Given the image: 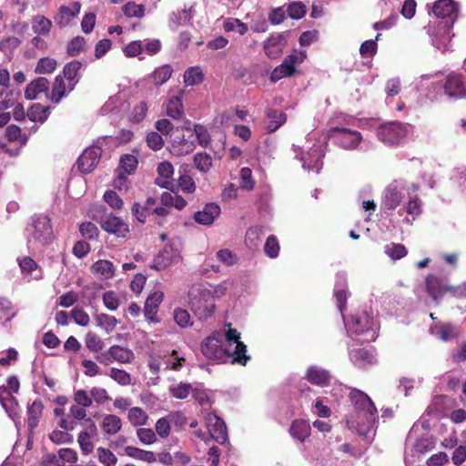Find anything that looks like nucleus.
I'll use <instances>...</instances> for the list:
<instances>
[{"label": "nucleus", "instance_id": "36", "mask_svg": "<svg viewBox=\"0 0 466 466\" xmlns=\"http://www.w3.org/2000/svg\"><path fill=\"white\" fill-rule=\"evenodd\" d=\"M44 405L41 400H34L27 408V424L30 430H34L39 422L43 413Z\"/></svg>", "mask_w": 466, "mask_h": 466}, {"label": "nucleus", "instance_id": "56", "mask_svg": "<svg viewBox=\"0 0 466 466\" xmlns=\"http://www.w3.org/2000/svg\"><path fill=\"white\" fill-rule=\"evenodd\" d=\"M224 29L227 32L237 31L239 35H245L248 28V25L237 18H228L224 23Z\"/></svg>", "mask_w": 466, "mask_h": 466}, {"label": "nucleus", "instance_id": "54", "mask_svg": "<svg viewBox=\"0 0 466 466\" xmlns=\"http://www.w3.org/2000/svg\"><path fill=\"white\" fill-rule=\"evenodd\" d=\"M122 10L127 17L142 18L145 15V5L136 4L133 1L127 2Z\"/></svg>", "mask_w": 466, "mask_h": 466}, {"label": "nucleus", "instance_id": "38", "mask_svg": "<svg viewBox=\"0 0 466 466\" xmlns=\"http://www.w3.org/2000/svg\"><path fill=\"white\" fill-rule=\"evenodd\" d=\"M420 204V200L417 198V196L409 197V202L407 206L403 208H400L399 210V214L402 216L403 213L406 212L408 215H410L412 217L411 219H410L409 218H405L404 220L408 224H411L415 217L419 216L421 213Z\"/></svg>", "mask_w": 466, "mask_h": 466}, {"label": "nucleus", "instance_id": "37", "mask_svg": "<svg viewBox=\"0 0 466 466\" xmlns=\"http://www.w3.org/2000/svg\"><path fill=\"white\" fill-rule=\"evenodd\" d=\"M267 129L268 132H274L279 128L287 120L286 115L278 110L268 109L267 112Z\"/></svg>", "mask_w": 466, "mask_h": 466}, {"label": "nucleus", "instance_id": "61", "mask_svg": "<svg viewBox=\"0 0 466 466\" xmlns=\"http://www.w3.org/2000/svg\"><path fill=\"white\" fill-rule=\"evenodd\" d=\"M49 439L55 444H66L73 442V436L67 431L54 430L49 434Z\"/></svg>", "mask_w": 466, "mask_h": 466}, {"label": "nucleus", "instance_id": "6", "mask_svg": "<svg viewBox=\"0 0 466 466\" xmlns=\"http://www.w3.org/2000/svg\"><path fill=\"white\" fill-rule=\"evenodd\" d=\"M419 188L415 183H408L405 180L400 179L390 183L385 189L382 207L388 209H395L402 202L403 198L412 192L417 191Z\"/></svg>", "mask_w": 466, "mask_h": 466}, {"label": "nucleus", "instance_id": "9", "mask_svg": "<svg viewBox=\"0 0 466 466\" xmlns=\"http://www.w3.org/2000/svg\"><path fill=\"white\" fill-rule=\"evenodd\" d=\"M206 427L208 431L209 438L215 440L218 443H225L228 441V432L225 422L215 413H208L205 418ZM196 436L203 441H207L208 437L205 432L198 431Z\"/></svg>", "mask_w": 466, "mask_h": 466}, {"label": "nucleus", "instance_id": "39", "mask_svg": "<svg viewBox=\"0 0 466 466\" xmlns=\"http://www.w3.org/2000/svg\"><path fill=\"white\" fill-rule=\"evenodd\" d=\"M92 270L101 279H108L114 276L115 267L111 261L101 259L92 266Z\"/></svg>", "mask_w": 466, "mask_h": 466}, {"label": "nucleus", "instance_id": "55", "mask_svg": "<svg viewBox=\"0 0 466 466\" xmlns=\"http://www.w3.org/2000/svg\"><path fill=\"white\" fill-rule=\"evenodd\" d=\"M56 67V61L50 57H43L38 60L35 73L43 75V74H50L55 71Z\"/></svg>", "mask_w": 466, "mask_h": 466}, {"label": "nucleus", "instance_id": "27", "mask_svg": "<svg viewBox=\"0 0 466 466\" xmlns=\"http://www.w3.org/2000/svg\"><path fill=\"white\" fill-rule=\"evenodd\" d=\"M68 85L66 86L64 77L61 75L55 78L51 93L46 94V97L52 102L57 104L69 93Z\"/></svg>", "mask_w": 466, "mask_h": 466}, {"label": "nucleus", "instance_id": "35", "mask_svg": "<svg viewBox=\"0 0 466 466\" xmlns=\"http://www.w3.org/2000/svg\"><path fill=\"white\" fill-rule=\"evenodd\" d=\"M336 286L334 290V295L337 299V305L339 311L342 313L343 309L346 306L347 295L345 290L343 289L346 283V275L344 273L337 274Z\"/></svg>", "mask_w": 466, "mask_h": 466}, {"label": "nucleus", "instance_id": "32", "mask_svg": "<svg viewBox=\"0 0 466 466\" xmlns=\"http://www.w3.org/2000/svg\"><path fill=\"white\" fill-rule=\"evenodd\" d=\"M82 65L78 61H72L66 65L63 70L64 79L68 81V91H72L78 82V72Z\"/></svg>", "mask_w": 466, "mask_h": 466}, {"label": "nucleus", "instance_id": "16", "mask_svg": "<svg viewBox=\"0 0 466 466\" xmlns=\"http://www.w3.org/2000/svg\"><path fill=\"white\" fill-rule=\"evenodd\" d=\"M137 160L133 155H125L120 159V167L117 177L114 181L116 187L121 189L126 187V177L137 167Z\"/></svg>", "mask_w": 466, "mask_h": 466}, {"label": "nucleus", "instance_id": "31", "mask_svg": "<svg viewBox=\"0 0 466 466\" xmlns=\"http://www.w3.org/2000/svg\"><path fill=\"white\" fill-rule=\"evenodd\" d=\"M310 425L303 420H294L289 428V433L294 439L303 442L310 435Z\"/></svg>", "mask_w": 466, "mask_h": 466}, {"label": "nucleus", "instance_id": "21", "mask_svg": "<svg viewBox=\"0 0 466 466\" xmlns=\"http://www.w3.org/2000/svg\"><path fill=\"white\" fill-rule=\"evenodd\" d=\"M157 174L156 184L164 188H169L173 185L174 167L171 163L167 161L161 162L157 166Z\"/></svg>", "mask_w": 466, "mask_h": 466}, {"label": "nucleus", "instance_id": "18", "mask_svg": "<svg viewBox=\"0 0 466 466\" xmlns=\"http://www.w3.org/2000/svg\"><path fill=\"white\" fill-rule=\"evenodd\" d=\"M81 5L78 2H73L68 5H62L58 14L55 16V22L60 27L68 25L71 21L77 16L80 12Z\"/></svg>", "mask_w": 466, "mask_h": 466}, {"label": "nucleus", "instance_id": "8", "mask_svg": "<svg viewBox=\"0 0 466 466\" xmlns=\"http://www.w3.org/2000/svg\"><path fill=\"white\" fill-rule=\"evenodd\" d=\"M27 238L29 242H35L40 245L48 243L53 238V230L50 219L46 216H39L33 218L32 224L27 228Z\"/></svg>", "mask_w": 466, "mask_h": 466}, {"label": "nucleus", "instance_id": "14", "mask_svg": "<svg viewBox=\"0 0 466 466\" xmlns=\"http://www.w3.org/2000/svg\"><path fill=\"white\" fill-rule=\"evenodd\" d=\"M99 223L104 230L120 238L126 237L129 232L128 225L120 218L115 217L112 214L102 216Z\"/></svg>", "mask_w": 466, "mask_h": 466}, {"label": "nucleus", "instance_id": "62", "mask_svg": "<svg viewBox=\"0 0 466 466\" xmlns=\"http://www.w3.org/2000/svg\"><path fill=\"white\" fill-rule=\"evenodd\" d=\"M240 187L246 190H251L255 186V181L252 177L251 169L248 167H242L239 173Z\"/></svg>", "mask_w": 466, "mask_h": 466}, {"label": "nucleus", "instance_id": "28", "mask_svg": "<svg viewBox=\"0 0 466 466\" xmlns=\"http://www.w3.org/2000/svg\"><path fill=\"white\" fill-rule=\"evenodd\" d=\"M426 286L428 292L435 300L442 297L446 292H449L447 288L450 287L446 285L442 279L434 276H429L427 278Z\"/></svg>", "mask_w": 466, "mask_h": 466}, {"label": "nucleus", "instance_id": "43", "mask_svg": "<svg viewBox=\"0 0 466 466\" xmlns=\"http://www.w3.org/2000/svg\"><path fill=\"white\" fill-rule=\"evenodd\" d=\"M125 453L134 459L140 460L147 462L157 461L156 454L153 451H144L134 446H127L125 448Z\"/></svg>", "mask_w": 466, "mask_h": 466}, {"label": "nucleus", "instance_id": "30", "mask_svg": "<svg viewBox=\"0 0 466 466\" xmlns=\"http://www.w3.org/2000/svg\"><path fill=\"white\" fill-rule=\"evenodd\" d=\"M184 91L180 90L178 95L169 98L167 104V114L174 119H180L184 116L182 96Z\"/></svg>", "mask_w": 466, "mask_h": 466}, {"label": "nucleus", "instance_id": "24", "mask_svg": "<svg viewBox=\"0 0 466 466\" xmlns=\"http://www.w3.org/2000/svg\"><path fill=\"white\" fill-rule=\"evenodd\" d=\"M186 131L189 133L187 137H186L185 134H182L181 137H177L173 139L172 146L174 149L179 155H187L192 152L195 148L194 141L192 137H194L193 131L190 128H187Z\"/></svg>", "mask_w": 466, "mask_h": 466}, {"label": "nucleus", "instance_id": "51", "mask_svg": "<svg viewBox=\"0 0 466 466\" xmlns=\"http://www.w3.org/2000/svg\"><path fill=\"white\" fill-rule=\"evenodd\" d=\"M85 344L87 350L94 353H99L105 348L104 340L95 332L88 331L85 337Z\"/></svg>", "mask_w": 466, "mask_h": 466}, {"label": "nucleus", "instance_id": "13", "mask_svg": "<svg viewBox=\"0 0 466 466\" xmlns=\"http://www.w3.org/2000/svg\"><path fill=\"white\" fill-rule=\"evenodd\" d=\"M323 156V145H313L306 154H301L300 160L302 161L303 168L318 174L322 168Z\"/></svg>", "mask_w": 466, "mask_h": 466}, {"label": "nucleus", "instance_id": "58", "mask_svg": "<svg viewBox=\"0 0 466 466\" xmlns=\"http://www.w3.org/2000/svg\"><path fill=\"white\" fill-rule=\"evenodd\" d=\"M263 235L262 227L251 228L247 231L246 242L251 248H255L261 241V236Z\"/></svg>", "mask_w": 466, "mask_h": 466}, {"label": "nucleus", "instance_id": "53", "mask_svg": "<svg viewBox=\"0 0 466 466\" xmlns=\"http://www.w3.org/2000/svg\"><path fill=\"white\" fill-rule=\"evenodd\" d=\"M194 165L200 172L207 173L212 167V158L208 153H198L194 157Z\"/></svg>", "mask_w": 466, "mask_h": 466}, {"label": "nucleus", "instance_id": "49", "mask_svg": "<svg viewBox=\"0 0 466 466\" xmlns=\"http://www.w3.org/2000/svg\"><path fill=\"white\" fill-rule=\"evenodd\" d=\"M173 69L169 65H163L156 68L150 77L155 86H161L172 76Z\"/></svg>", "mask_w": 466, "mask_h": 466}, {"label": "nucleus", "instance_id": "52", "mask_svg": "<svg viewBox=\"0 0 466 466\" xmlns=\"http://www.w3.org/2000/svg\"><path fill=\"white\" fill-rule=\"evenodd\" d=\"M384 252L392 260L400 259L408 254L405 246L400 243H390L385 245Z\"/></svg>", "mask_w": 466, "mask_h": 466}, {"label": "nucleus", "instance_id": "20", "mask_svg": "<svg viewBox=\"0 0 466 466\" xmlns=\"http://www.w3.org/2000/svg\"><path fill=\"white\" fill-rule=\"evenodd\" d=\"M284 37L280 34L272 35L264 44V51L268 57L276 59L283 53Z\"/></svg>", "mask_w": 466, "mask_h": 466}, {"label": "nucleus", "instance_id": "57", "mask_svg": "<svg viewBox=\"0 0 466 466\" xmlns=\"http://www.w3.org/2000/svg\"><path fill=\"white\" fill-rule=\"evenodd\" d=\"M98 461L105 466H115L117 462L116 456L108 449L99 447L96 451Z\"/></svg>", "mask_w": 466, "mask_h": 466}, {"label": "nucleus", "instance_id": "34", "mask_svg": "<svg viewBox=\"0 0 466 466\" xmlns=\"http://www.w3.org/2000/svg\"><path fill=\"white\" fill-rule=\"evenodd\" d=\"M0 402L10 417L16 415L18 404L5 386L0 387Z\"/></svg>", "mask_w": 466, "mask_h": 466}, {"label": "nucleus", "instance_id": "41", "mask_svg": "<svg viewBox=\"0 0 466 466\" xmlns=\"http://www.w3.org/2000/svg\"><path fill=\"white\" fill-rule=\"evenodd\" d=\"M127 420L134 427L144 426L147 423L148 415L140 407H132L127 410Z\"/></svg>", "mask_w": 466, "mask_h": 466}, {"label": "nucleus", "instance_id": "2", "mask_svg": "<svg viewBox=\"0 0 466 466\" xmlns=\"http://www.w3.org/2000/svg\"><path fill=\"white\" fill-rule=\"evenodd\" d=\"M349 399L354 407L356 418L348 419L347 425L370 442L376 432L377 409L370 398L358 389H350Z\"/></svg>", "mask_w": 466, "mask_h": 466}, {"label": "nucleus", "instance_id": "60", "mask_svg": "<svg viewBox=\"0 0 466 466\" xmlns=\"http://www.w3.org/2000/svg\"><path fill=\"white\" fill-rule=\"evenodd\" d=\"M137 436L141 443L150 445L157 441L156 433L149 428H139L137 430Z\"/></svg>", "mask_w": 466, "mask_h": 466}, {"label": "nucleus", "instance_id": "10", "mask_svg": "<svg viewBox=\"0 0 466 466\" xmlns=\"http://www.w3.org/2000/svg\"><path fill=\"white\" fill-rule=\"evenodd\" d=\"M444 95L454 100L466 99V77L460 73L449 74L442 85Z\"/></svg>", "mask_w": 466, "mask_h": 466}, {"label": "nucleus", "instance_id": "45", "mask_svg": "<svg viewBox=\"0 0 466 466\" xmlns=\"http://www.w3.org/2000/svg\"><path fill=\"white\" fill-rule=\"evenodd\" d=\"M50 461L54 462L56 466H64V461L76 462L78 459L76 451L64 448L58 451V457L56 455H50Z\"/></svg>", "mask_w": 466, "mask_h": 466}, {"label": "nucleus", "instance_id": "48", "mask_svg": "<svg viewBox=\"0 0 466 466\" xmlns=\"http://www.w3.org/2000/svg\"><path fill=\"white\" fill-rule=\"evenodd\" d=\"M106 375L120 386H128L132 382L130 373L122 369L112 367L107 370Z\"/></svg>", "mask_w": 466, "mask_h": 466}, {"label": "nucleus", "instance_id": "5", "mask_svg": "<svg viewBox=\"0 0 466 466\" xmlns=\"http://www.w3.org/2000/svg\"><path fill=\"white\" fill-rule=\"evenodd\" d=\"M188 296L190 309L199 319L212 316L216 308L212 290L198 285L192 287Z\"/></svg>", "mask_w": 466, "mask_h": 466}, {"label": "nucleus", "instance_id": "64", "mask_svg": "<svg viewBox=\"0 0 466 466\" xmlns=\"http://www.w3.org/2000/svg\"><path fill=\"white\" fill-rule=\"evenodd\" d=\"M185 361L184 358H179L176 350H173L172 353L168 356H165L164 363L166 369L177 370L182 367V363Z\"/></svg>", "mask_w": 466, "mask_h": 466}, {"label": "nucleus", "instance_id": "23", "mask_svg": "<svg viewBox=\"0 0 466 466\" xmlns=\"http://www.w3.org/2000/svg\"><path fill=\"white\" fill-rule=\"evenodd\" d=\"M194 7H185L180 12H172L168 18V26L172 30H177L178 26L190 22L193 17Z\"/></svg>", "mask_w": 466, "mask_h": 466}, {"label": "nucleus", "instance_id": "47", "mask_svg": "<svg viewBox=\"0 0 466 466\" xmlns=\"http://www.w3.org/2000/svg\"><path fill=\"white\" fill-rule=\"evenodd\" d=\"M95 321L96 326L104 329L107 334L111 333L118 324V320L116 317L106 313L96 314L95 316Z\"/></svg>", "mask_w": 466, "mask_h": 466}, {"label": "nucleus", "instance_id": "12", "mask_svg": "<svg viewBox=\"0 0 466 466\" xmlns=\"http://www.w3.org/2000/svg\"><path fill=\"white\" fill-rule=\"evenodd\" d=\"M332 137L337 144L345 149H355L362 140V136L356 130L345 127H335L332 129Z\"/></svg>", "mask_w": 466, "mask_h": 466}, {"label": "nucleus", "instance_id": "22", "mask_svg": "<svg viewBox=\"0 0 466 466\" xmlns=\"http://www.w3.org/2000/svg\"><path fill=\"white\" fill-rule=\"evenodd\" d=\"M49 87V81L46 77H37L27 85L25 90V96L28 100L36 99L41 93H46Z\"/></svg>", "mask_w": 466, "mask_h": 466}, {"label": "nucleus", "instance_id": "15", "mask_svg": "<svg viewBox=\"0 0 466 466\" xmlns=\"http://www.w3.org/2000/svg\"><path fill=\"white\" fill-rule=\"evenodd\" d=\"M101 156V148L92 146L85 149L77 159V167L82 173H90L97 165Z\"/></svg>", "mask_w": 466, "mask_h": 466}, {"label": "nucleus", "instance_id": "11", "mask_svg": "<svg viewBox=\"0 0 466 466\" xmlns=\"http://www.w3.org/2000/svg\"><path fill=\"white\" fill-rule=\"evenodd\" d=\"M180 260V244L177 241H173L167 245L155 258L151 268L157 270H163L172 265L179 263Z\"/></svg>", "mask_w": 466, "mask_h": 466}, {"label": "nucleus", "instance_id": "25", "mask_svg": "<svg viewBox=\"0 0 466 466\" xmlns=\"http://www.w3.org/2000/svg\"><path fill=\"white\" fill-rule=\"evenodd\" d=\"M406 453L408 450L410 449L413 452L412 456H419L431 451L433 444L428 438H420L413 441L411 435H409L406 441Z\"/></svg>", "mask_w": 466, "mask_h": 466}, {"label": "nucleus", "instance_id": "19", "mask_svg": "<svg viewBox=\"0 0 466 466\" xmlns=\"http://www.w3.org/2000/svg\"><path fill=\"white\" fill-rule=\"evenodd\" d=\"M88 425L86 431H81L78 435L77 441L79 446L85 454H88L93 450V442L91 439L96 435L97 429L96 424L92 421L91 419H87L86 420Z\"/></svg>", "mask_w": 466, "mask_h": 466}, {"label": "nucleus", "instance_id": "42", "mask_svg": "<svg viewBox=\"0 0 466 466\" xmlns=\"http://www.w3.org/2000/svg\"><path fill=\"white\" fill-rule=\"evenodd\" d=\"M50 114V107L41 104H34L27 112V116L31 121L44 123Z\"/></svg>", "mask_w": 466, "mask_h": 466}, {"label": "nucleus", "instance_id": "29", "mask_svg": "<svg viewBox=\"0 0 466 466\" xmlns=\"http://www.w3.org/2000/svg\"><path fill=\"white\" fill-rule=\"evenodd\" d=\"M307 380L318 386H326L330 380L329 373L319 367L311 366L307 370Z\"/></svg>", "mask_w": 466, "mask_h": 466}, {"label": "nucleus", "instance_id": "3", "mask_svg": "<svg viewBox=\"0 0 466 466\" xmlns=\"http://www.w3.org/2000/svg\"><path fill=\"white\" fill-rule=\"evenodd\" d=\"M432 11L437 17L447 20L440 21L431 32L432 42L439 49H445L451 40V29L457 17L458 6L453 0H438L434 3Z\"/></svg>", "mask_w": 466, "mask_h": 466}, {"label": "nucleus", "instance_id": "46", "mask_svg": "<svg viewBox=\"0 0 466 466\" xmlns=\"http://www.w3.org/2000/svg\"><path fill=\"white\" fill-rule=\"evenodd\" d=\"M52 27V22L44 15H37L32 19V29L35 34L46 35Z\"/></svg>", "mask_w": 466, "mask_h": 466}, {"label": "nucleus", "instance_id": "1", "mask_svg": "<svg viewBox=\"0 0 466 466\" xmlns=\"http://www.w3.org/2000/svg\"><path fill=\"white\" fill-rule=\"evenodd\" d=\"M202 354L209 360L230 362L245 366L249 360L247 347L240 340V333L229 328L225 334L215 332L201 343Z\"/></svg>", "mask_w": 466, "mask_h": 466}, {"label": "nucleus", "instance_id": "59", "mask_svg": "<svg viewBox=\"0 0 466 466\" xmlns=\"http://www.w3.org/2000/svg\"><path fill=\"white\" fill-rule=\"evenodd\" d=\"M173 315L176 323L179 327L187 328L192 326L193 322L191 321V318L187 310L178 308L174 310Z\"/></svg>", "mask_w": 466, "mask_h": 466}, {"label": "nucleus", "instance_id": "7", "mask_svg": "<svg viewBox=\"0 0 466 466\" xmlns=\"http://www.w3.org/2000/svg\"><path fill=\"white\" fill-rule=\"evenodd\" d=\"M408 134V126L400 122H389L377 129L378 138L388 146L398 145Z\"/></svg>", "mask_w": 466, "mask_h": 466}, {"label": "nucleus", "instance_id": "26", "mask_svg": "<svg viewBox=\"0 0 466 466\" xmlns=\"http://www.w3.org/2000/svg\"><path fill=\"white\" fill-rule=\"evenodd\" d=\"M109 353L115 361L120 364H130L135 360V353L132 350L116 344L109 347Z\"/></svg>", "mask_w": 466, "mask_h": 466}, {"label": "nucleus", "instance_id": "40", "mask_svg": "<svg viewBox=\"0 0 466 466\" xmlns=\"http://www.w3.org/2000/svg\"><path fill=\"white\" fill-rule=\"evenodd\" d=\"M350 357L354 364L359 367H364L367 364H371L375 360L373 354L365 349L351 350Z\"/></svg>", "mask_w": 466, "mask_h": 466}, {"label": "nucleus", "instance_id": "17", "mask_svg": "<svg viewBox=\"0 0 466 466\" xmlns=\"http://www.w3.org/2000/svg\"><path fill=\"white\" fill-rule=\"evenodd\" d=\"M220 214V208L218 204L208 203L194 214V219L198 224L210 226Z\"/></svg>", "mask_w": 466, "mask_h": 466}, {"label": "nucleus", "instance_id": "50", "mask_svg": "<svg viewBox=\"0 0 466 466\" xmlns=\"http://www.w3.org/2000/svg\"><path fill=\"white\" fill-rule=\"evenodd\" d=\"M204 75L199 66H191L184 73L186 86H196L203 82Z\"/></svg>", "mask_w": 466, "mask_h": 466}, {"label": "nucleus", "instance_id": "63", "mask_svg": "<svg viewBox=\"0 0 466 466\" xmlns=\"http://www.w3.org/2000/svg\"><path fill=\"white\" fill-rule=\"evenodd\" d=\"M74 401L83 408H89L92 405L91 394L85 390H77L74 392Z\"/></svg>", "mask_w": 466, "mask_h": 466}, {"label": "nucleus", "instance_id": "4", "mask_svg": "<svg viewBox=\"0 0 466 466\" xmlns=\"http://www.w3.org/2000/svg\"><path fill=\"white\" fill-rule=\"evenodd\" d=\"M344 323L348 333L362 336L363 342L374 341L377 338L378 322L365 311L344 319Z\"/></svg>", "mask_w": 466, "mask_h": 466}, {"label": "nucleus", "instance_id": "44", "mask_svg": "<svg viewBox=\"0 0 466 466\" xmlns=\"http://www.w3.org/2000/svg\"><path fill=\"white\" fill-rule=\"evenodd\" d=\"M295 72V66H293L286 58L283 62L274 68L270 74V80L277 82L284 77L290 76Z\"/></svg>", "mask_w": 466, "mask_h": 466}, {"label": "nucleus", "instance_id": "33", "mask_svg": "<svg viewBox=\"0 0 466 466\" xmlns=\"http://www.w3.org/2000/svg\"><path fill=\"white\" fill-rule=\"evenodd\" d=\"M122 428L121 419L115 414H106L101 422L102 431L107 435L116 434Z\"/></svg>", "mask_w": 466, "mask_h": 466}]
</instances>
